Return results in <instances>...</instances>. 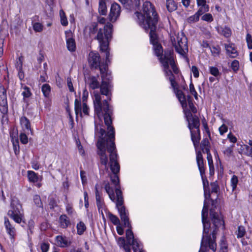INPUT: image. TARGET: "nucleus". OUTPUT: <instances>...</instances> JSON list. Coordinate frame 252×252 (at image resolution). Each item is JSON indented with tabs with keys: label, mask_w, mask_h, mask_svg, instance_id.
<instances>
[{
	"label": "nucleus",
	"mask_w": 252,
	"mask_h": 252,
	"mask_svg": "<svg viewBox=\"0 0 252 252\" xmlns=\"http://www.w3.org/2000/svg\"><path fill=\"white\" fill-rule=\"evenodd\" d=\"M191 138L195 148H196L199 143L200 140V135H196V132L193 130H191Z\"/></svg>",
	"instance_id": "nucleus-33"
},
{
	"label": "nucleus",
	"mask_w": 252,
	"mask_h": 252,
	"mask_svg": "<svg viewBox=\"0 0 252 252\" xmlns=\"http://www.w3.org/2000/svg\"><path fill=\"white\" fill-rule=\"evenodd\" d=\"M33 201L37 207L43 208V204L39 195H35L33 196Z\"/></svg>",
	"instance_id": "nucleus-47"
},
{
	"label": "nucleus",
	"mask_w": 252,
	"mask_h": 252,
	"mask_svg": "<svg viewBox=\"0 0 252 252\" xmlns=\"http://www.w3.org/2000/svg\"><path fill=\"white\" fill-rule=\"evenodd\" d=\"M176 96L180 102L184 110H186L188 102L191 112L193 113L197 112V109L192 102V95H176Z\"/></svg>",
	"instance_id": "nucleus-11"
},
{
	"label": "nucleus",
	"mask_w": 252,
	"mask_h": 252,
	"mask_svg": "<svg viewBox=\"0 0 252 252\" xmlns=\"http://www.w3.org/2000/svg\"><path fill=\"white\" fill-rule=\"evenodd\" d=\"M234 147V145L233 144L230 147H227L225 150L223 151V154L226 155L228 157H230L233 153Z\"/></svg>",
	"instance_id": "nucleus-58"
},
{
	"label": "nucleus",
	"mask_w": 252,
	"mask_h": 252,
	"mask_svg": "<svg viewBox=\"0 0 252 252\" xmlns=\"http://www.w3.org/2000/svg\"><path fill=\"white\" fill-rule=\"evenodd\" d=\"M220 33L225 37L229 38L232 34V31L229 27L225 26L224 28H221V31Z\"/></svg>",
	"instance_id": "nucleus-37"
},
{
	"label": "nucleus",
	"mask_w": 252,
	"mask_h": 252,
	"mask_svg": "<svg viewBox=\"0 0 252 252\" xmlns=\"http://www.w3.org/2000/svg\"><path fill=\"white\" fill-rule=\"evenodd\" d=\"M191 71L193 73L194 78H198L199 77V69L196 66L192 65L191 67Z\"/></svg>",
	"instance_id": "nucleus-61"
},
{
	"label": "nucleus",
	"mask_w": 252,
	"mask_h": 252,
	"mask_svg": "<svg viewBox=\"0 0 252 252\" xmlns=\"http://www.w3.org/2000/svg\"><path fill=\"white\" fill-rule=\"evenodd\" d=\"M199 17L195 13L194 15H191L188 18L187 21L189 23H193L198 21Z\"/></svg>",
	"instance_id": "nucleus-53"
},
{
	"label": "nucleus",
	"mask_w": 252,
	"mask_h": 252,
	"mask_svg": "<svg viewBox=\"0 0 252 252\" xmlns=\"http://www.w3.org/2000/svg\"><path fill=\"white\" fill-rule=\"evenodd\" d=\"M110 177L112 183L115 186L117 187L118 186H119L120 180L118 176V174H113L112 176H111Z\"/></svg>",
	"instance_id": "nucleus-49"
},
{
	"label": "nucleus",
	"mask_w": 252,
	"mask_h": 252,
	"mask_svg": "<svg viewBox=\"0 0 252 252\" xmlns=\"http://www.w3.org/2000/svg\"><path fill=\"white\" fill-rule=\"evenodd\" d=\"M143 12V14L138 11L135 12L137 22L145 32L149 31L150 42L151 44L158 43L157 30L159 17L154 5L150 1L144 2Z\"/></svg>",
	"instance_id": "nucleus-2"
},
{
	"label": "nucleus",
	"mask_w": 252,
	"mask_h": 252,
	"mask_svg": "<svg viewBox=\"0 0 252 252\" xmlns=\"http://www.w3.org/2000/svg\"><path fill=\"white\" fill-rule=\"evenodd\" d=\"M99 133L100 135L99 136V138L96 144H98L99 142H101L102 145H106V148H107V147L111 146L112 143L115 144V136L112 139L110 138V135H111V132H110V131L108 130V133L105 136H103L105 134L106 131L103 128H100Z\"/></svg>",
	"instance_id": "nucleus-13"
},
{
	"label": "nucleus",
	"mask_w": 252,
	"mask_h": 252,
	"mask_svg": "<svg viewBox=\"0 0 252 252\" xmlns=\"http://www.w3.org/2000/svg\"><path fill=\"white\" fill-rule=\"evenodd\" d=\"M41 91L43 94H49L51 92V87L48 84H44L41 87Z\"/></svg>",
	"instance_id": "nucleus-45"
},
{
	"label": "nucleus",
	"mask_w": 252,
	"mask_h": 252,
	"mask_svg": "<svg viewBox=\"0 0 252 252\" xmlns=\"http://www.w3.org/2000/svg\"><path fill=\"white\" fill-rule=\"evenodd\" d=\"M20 124L22 127L27 130L30 131L32 134V130L31 129V123L29 120L26 117L23 116L20 118Z\"/></svg>",
	"instance_id": "nucleus-22"
},
{
	"label": "nucleus",
	"mask_w": 252,
	"mask_h": 252,
	"mask_svg": "<svg viewBox=\"0 0 252 252\" xmlns=\"http://www.w3.org/2000/svg\"><path fill=\"white\" fill-rule=\"evenodd\" d=\"M75 111L76 114L78 113H81V102L80 98H76L75 100Z\"/></svg>",
	"instance_id": "nucleus-42"
},
{
	"label": "nucleus",
	"mask_w": 252,
	"mask_h": 252,
	"mask_svg": "<svg viewBox=\"0 0 252 252\" xmlns=\"http://www.w3.org/2000/svg\"><path fill=\"white\" fill-rule=\"evenodd\" d=\"M210 50L212 55L214 57L219 56L221 52V48L219 45L212 46Z\"/></svg>",
	"instance_id": "nucleus-40"
},
{
	"label": "nucleus",
	"mask_w": 252,
	"mask_h": 252,
	"mask_svg": "<svg viewBox=\"0 0 252 252\" xmlns=\"http://www.w3.org/2000/svg\"><path fill=\"white\" fill-rule=\"evenodd\" d=\"M211 192L212 193H217L218 191L220 190V187L217 183V182H214L211 183Z\"/></svg>",
	"instance_id": "nucleus-50"
},
{
	"label": "nucleus",
	"mask_w": 252,
	"mask_h": 252,
	"mask_svg": "<svg viewBox=\"0 0 252 252\" xmlns=\"http://www.w3.org/2000/svg\"><path fill=\"white\" fill-rule=\"evenodd\" d=\"M238 182V177L236 175H233L231 179V186L233 191L236 189Z\"/></svg>",
	"instance_id": "nucleus-51"
},
{
	"label": "nucleus",
	"mask_w": 252,
	"mask_h": 252,
	"mask_svg": "<svg viewBox=\"0 0 252 252\" xmlns=\"http://www.w3.org/2000/svg\"><path fill=\"white\" fill-rule=\"evenodd\" d=\"M60 226L63 228H67L71 224L70 221L66 215H62L59 218Z\"/></svg>",
	"instance_id": "nucleus-27"
},
{
	"label": "nucleus",
	"mask_w": 252,
	"mask_h": 252,
	"mask_svg": "<svg viewBox=\"0 0 252 252\" xmlns=\"http://www.w3.org/2000/svg\"><path fill=\"white\" fill-rule=\"evenodd\" d=\"M128 229L126 231V237L127 243L129 245L132 246V249L134 252H137L139 250V243L136 239L134 237V234L131 230V227H128Z\"/></svg>",
	"instance_id": "nucleus-15"
},
{
	"label": "nucleus",
	"mask_w": 252,
	"mask_h": 252,
	"mask_svg": "<svg viewBox=\"0 0 252 252\" xmlns=\"http://www.w3.org/2000/svg\"><path fill=\"white\" fill-rule=\"evenodd\" d=\"M58 245L62 248L67 247L70 245V242H68L65 237L58 235L56 237Z\"/></svg>",
	"instance_id": "nucleus-25"
},
{
	"label": "nucleus",
	"mask_w": 252,
	"mask_h": 252,
	"mask_svg": "<svg viewBox=\"0 0 252 252\" xmlns=\"http://www.w3.org/2000/svg\"><path fill=\"white\" fill-rule=\"evenodd\" d=\"M123 6L127 10H131L134 5L132 0H119Z\"/></svg>",
	"instance_id": "nucleus-34"
},
{
	"label": "nucleus",
	"mask_w": 252,
	"mask_h": 252,
	"mask_svg": "<svg viewBox=\"0 0 252 252\" xmlns=\"http://www.w3.org/2000/svg\"><path fill=\"white\" fill-rule=\"evenodd\" d=\"M231 68L233 71L236 72L239 69V62L238 60H233L231 63Z\"/></svg>",
	"instance_id": "nucleus-48"
},
{
	"label": "nucleus",
	"mask_w": 252,
	"mask_h": 252,
	"mask_svg": "<svg viewBox=\"0 0 252 252\" xmlns=\"http://www.w3.org/2000/svg\"><path fill=\"white\" fill-rule=\"evenodd\" d=\"M166 6L169 12L174 11L177 9V4L174 0H166Z\"/></svg>",
	"instance_id": "nucleus-29"
},
{
	"label": "nucleus",
	"mask_w": 252,
	"mask_h": 252,
	"mask_svg": "<svg viewBox=\"0 0 252 252\" xmlns=\"http://www.w3.org/2000/svg\"><path fill=\"white\" fill-rule=\"evenodd\" d=\"M226 54L231 58H236L239 54L237 51L235 45L233 43H229L228 44H224Z\"/></svg>",
	"instance_id": "nucleus-18"
},
{
	"label": "nucleus",
	"mask_w": 252,
	"mask_h": 252,
	"mask_svg": "<svg viewBox=\"0 0 252 252\" xmlns=\"http://www.w3.org/2000/svg\"><path fill=\"white\" fill-rule=\"evenodd\" d=\"M112 31L113 25L110 23H107L103 29L100 28L98 30L96 36L94 38L98 41L100 52L105 54V63H102V66L99 69L101 79L110 83H112L113 79L111 72L108 69V64L111 62L109 59V43L112 37Z\"/></svg>",
	"instance_id": "nucleus-3"
},
{
	"label": "nucleus",
	"mask_w": 252,
	"mask_h": 252,
	"mask_svg": "<svg viewBox=\"0 0 252 252\" xmlns=\"http://www.w3.org/2000/svg\"><path fill=\"white\" fill-rule=\"evenodd\" d=\"M237 232V237L242 238L245 235L246 233L245 227L243 226H239L238 228Z\"/></svg>",
	"instance_id": "nucleus-57"
},
{
	"label": "nucleus",
	"mask_w": 252,
	"mask_h": 252,
	"mask_svg": "<svg viewBox=\"0 0 252 252\" xmlns=\"http://www.w3.org/2000/svg\"><path fill=\"white\" fill-rule=\"evenodd\" d=\"M21 142L23 144H26L28 142V138L25 133H21L19 135Z\"/></svg>",
	"instance_id": "nucleus-59"
},
{
	"label": "nucleus",
	"mask_w": 252,
	"mask_h": 252,
	"mask_svg": "<svg viewBox=\"0 0 252 252\" xmlns=\"http://www.w3.org/2000/svg\"><path fill=\"white\" fill-rule=\"evenodd\" d=\"M6 77H8V71L7 67L4 65L3 62H0V78L1 82L2 81H6Z\"/></svg>",
	"instance_id": "nucleus-23"
},
{
	"label": "nucleus",
	"mask_w": 252,
	"mask_h": 252,
	"mask_svg": "<svg viewBox=\"0 0 252 252\" xmlns=\"http://www.w3.org/2000/svg\"><path fill=\"white\" fill-rule=\"evenodd\" d=\"M99 82L95 76H93L90 78L89 87L92 90L98 89L100 86Z\"/></svg>",
	"instance_id": "nucleus-28"
},
{
	"label": "nucleus",
	"mask_w": 252,
	"mask_h": 252,
	"mask_svg": "<svg viewBox=\"0 0 252 252\" xmlns=\"http://www.w3.org/2000/svg\"><path fill=\"white\" fill-rule=\"evenodd\" d=\"M96 147L98 149L97 154L99 157L100 163L101 164L105 166V168L108 170V157L106 154L107 148L106 145H102L101 142H99L98 144H96Z\"/></svg>",
	"instance_id": "nucleus-12"
},
{
	"label": "nucleus",
	"mask_w": 252,
	"mask_h": 252,
	"mask_svg": "<svg viewBox=\"0 0 252 252\" xmlns=\"http://www.w3.org/2000/svg\"><path fill=\"white\" fill-rule=\"evenodd\" d=\"M163 67V71L170 83L171 88L175 94H185L183 91H188V86L185 82L179 84L175 80L174 74H178L180 70L177 66L176 57L172 49H167L158 59Z\"/></svg>",
	"instance_id": "nucleus-1"
},
{
	"label": "nucleus",
	"mask_w": 252,
	"mask_h": 252,
	"mask_svg": "<svg viewBox=\"0 0 252 252\" xmlns=\"http://www.w3.org/2000/svg\"><path fill=\"white\" fill-rule=\"evenodd\" d=\"M13 150L15 155H17L20 152V147L19 145V141L18 139H16L15 141H13Z\"/></svg>",
	"instance_id": "nucleus-56"
},
{
	"label": "nucleus",
	"mask_w": 252,
	"mask_h": 252,
	"mask_svg": "<svg viewBox=\"0 0 252 252\" xmlns=\"http://www.w3.org/2000/svg\"><path fill=\"white\" fill-rule=\"evenodd\" d=\"M113 87L112 83H110L105 80H102L99 88L100 94H111Z\"/></svg>",
	"instance_id": "nucleus-16"
},
{
	"label": "nucleus",
	"mask_w": 252,
	"mask_h": 252,
	"mask_svg": "<svg viewBox=\"0 0 252 252\" xmlns=\"http://www.w3.org/2000/svg\"><path fill=\"white\" fill-rule=\"evenodd\" d=\"M28 177L30 182L35 183L38 180L37 175L32 171H28Z\"/></svg>",
	"instance_id": "nucleus-36"
},
{
	"label": "nucleus",
	"mask_w": 252,
	"mask_h": 252,
	"mask_svg": "<svg viewBox=\"0 0 252 252\" xmlns=\"http://www.w3.org/2000/svg\"><path fill=\"white\" fill-rule=\"evenodd\" d=\"M94 188L96 206L99 211H100V209L102 208V206L104 204L103 200L101 197L102 193L98 190V185L97 184L95 185Z\"/></svg>",
	"instance_id": "nucleus-20"
},
{
	"label": "nucleus",
	"mask_w": 252,
	"mask_h": 252,
	"mask_svg": "<svg viewBox=\"0 0 252 252\" xmlns=\"http://www.w3.org/2000/svg\"><path fill=\"white\" fill-rule=\"evenodd\" d=\"M184 114L188 122V127L190 131L194 128L199 127L200 121L197 116L193 115L189 110H184Z\"/></svg>",
	"instance_id": "nucleus-10"
},
{
	"label": "nucleus",
	"mask_w": 252,
	"mask_h": 252,
	"mask_svg": "<svg viewBox=\"0 0 252 252\" xmlns=\"http://www.w3.org/2000/svg\"><path fill=\"white\" fill-rule=\"evenodd\" d=\"M121 12L120 5L114 2L111 4L110 13L109 14V19L111 22H115L120 16Z\"/></svg>",
	"instance_id": "nucleus-14"
},
{
	"label": "nucleus",
	"mask_w": 252,
	"mask_h": 252,
	"mask_svg": "<svg viewBox=\"0 0 252 252\" xmlns=\"http://www.w3.org/2000/svg\"><path fill=\"white\" fill-rule=\"evenodd\" d=\"M8 110L0 111L1 113L2 114L1 122L2 124H4V123L8 124V123L9 118L8 116Z\"/></svg>",
	"instance_id": "nucleus-44"
},
{
	"label": "nucleus",
	"mask_w": 252,
	"mask_h": 252,
	"mask_svg": "<svg viewBox=\"0 0 252 252\" xmlns=\"http://www.w3.org/2000/svg\"><path fill=\"white\" fill-rule=\"evenodd\" d=\"M88 60L91 69L98 68L100 69V68L102 66V63H105V62H101L99 53L95 51H91L89 53Z\"/></svg>",
	"instance_id": "nucleus-9"
},
{
	"label": "nucleus",
	"mask_w": 252,
	"mask_h": 252,
	"mask_svg": "<svg viewBox=\"0 0 252 252\" xmlns=\"http://www.w3.org/2000/svg\"><path fill=\"white\" fill-rule=\"evenodd\" d=\"M213 225L216 228H219L221 225L222 220L219 218H216L212 220Z\"/></svg>",
	"instance_id": "nucleus-64"
},
{
	"label": "nucleus",
	"mask_w": 252,
	"mask_h": 252,
	"mask_svg": "<svg viewBox=\"0 0 252 252\" xmlns=\"http://www.w3.org/2000/svg\"><path fill=\"white\" fill-rule=\"evenodd\" d=\"M98 12L102 15H106L107 14V8L106 3H99Z\"/></svg>",
	"instance_id": "nucleus-41"
},
{
	"label": "nucleus",
	"mask_w": 252,
	"mask_h": 252,
	"mask_svg": "<svg viewBox=\"0 0 252 252\" xmlns=\"http://www.w3.org/2000/svg\"><path fill=\"white\" fill-rule=\"evenodd\" d=\"M118 210L119 212L121 220L124 222L125 226L131 227V224L130 223L125 207L121 206L120 208H118Z\"/></svg>",
	"instance_id": "nucleus-19"
},
{
	"label": "nucleus",
	"mask_w": 252,
	"mask_h": 252,
	"mask_svg": "<svg viewBox=\"0 0 252 252\" xmlns=\"http://www.w3.org/2000/svg\"><path fill=\"white\" fill-rule=\"evenodd\" d=\"M4 226L6 230L7 233L9 235L10 238L12 243H13L14 237L16 234V230L15 227L11 224L8 219L5 217Z\"/></svg>",
	"instance_id": "nucleus-17"
},
{
	"label": "nucleus",
	"mask_w": 252,
	"mask_h": 252,
	"mask_svg": "<svg viewBox=\"0 0 252 252\" xmlns=\"http://www.w3.org/2000/svg\"><path fill=\"white\" fill-rule=\"evenodd\" d=\"M107 151L109 153V166L113 174H119L120 165L118 161V154H117L115 144L112 143L111 146L107 147Z\"/></svg>",
	"instance_id": "nucleus-6"
},
{
	"label": "nucleus",
	"mask_w": 252,
	"mask_h": 252,
	"mask_svg": "<svg viewBox=\"0 0 252 252\" xmlns=\"http://www.w3.org/2000/svg\"><path fill=\"white\" fill-rule=\"evenodd\" d=\"M202 221L203 225V235H208L210 228V222L208 220V218L202 219Z\"/></svg>",
	"instance_id": "nucleus-31"
},
{
	"label": "nucleus",
	"mask_w": 252,
	"mask_h": 252,
	"mask_svg": "<svg viewBox=\"0 0 252 252\" xmlns=\"http://www.w3.org/2000/svg\"><path fill=\"white\" fill-rule=\"evenodd\" d=\"M209 10L208 5H207L206 8L205 7L201 6L200 7L197 12L195 13L199 17L201 15H203V14L205 12L208 11Z\"/></svg>",
	"instance_id": "nucleus-62"
},
{
	"label": "nucleus",
	"mask_w": 252,
	"mask_h": 252,
	"mask_svg": "<svg viewBox=\"0 0 252 252\" xmlns=\"http://www.w3.org/2000/svg\"><path fill=\"white\" fill-rule=\"evenodd\" d=\"M201 179L202 180L203 189H204V197L207 198V189H209V182L206 177L205 174H200Z\"/></svg>",
	"instance_id": "nucleus-32"
},
{
	"label": "nucleus",
	"mask_w": 252,
	"mask_h": 252,
	"mask_svg": "<svg viewBox=\"0 0 252 252\" xmlns=\"http://www.w3.org/2000/svg\"><path fill=\"white\" fill-rule=\"evenodd\" d=\"M216 235H203L201 247L199 252H207L209 249L212 250L215 252L217 249V244L216 243Z\"/></svg>",
	"instance_id": "nucleus-8"
},
{
	"label": "nucleus",
	"mask_w": 252,
	"mask_h": 252,
	"mask_svg": "<svg viewBox=\"0 0 252 252\" xmlns=\"http://www.w3.org/2000/svg\"><path fill=\"white\" fill-rule=\"evenodd\" d=\"M94 96L95 99L94 101V111L97 115L102 112L105 125L107 126V130L111 132L110 136V138L112 139L114 138L115 134L114 128L112 126V110L110 108L108 101L106 100H104L103 103H101V95Z\"/></svg>",
	"instance_id": "nucleus-4"
},
{
	"label": "nucleus",
	"mask_w": 252,
	"mask_h": 252,
	"mask_svg": "<svg viewBox=\"0 0 252 252\" xmlns=\"http://www.w3.org/2000/svg\"><path fill=\"white\" fill-rule=\"evenodd\" d=\"M208 205L206 201H204L203 209L202 211V219L208 218Z\"/></svg>",
	"instance_id": "nucleus-46"
},
{
	"label": "nucleus",
	"mask_w": 252,
	"mask_h": 252,
	"mask_svg": "<svg viewBox=\"0 0 252 252\" xmlns=\"http://www.w3.org/2000/svg\"><path fill=\"white\" fill-rule=\"evenodd\" d=\"M196 161L200 174L205 173V168L204 165V159L200 151L196 153Z\"/></svg>",
	"instance_id": "nucleus-21"
},
{
	"label": "nucleus",
	"mask_w": 252,
	"mask_h": 252,
	"mask_svg": "<svg viewBox=\"0 0 252 252\" xmlns=\"http://www.w3.org/2000/svg\"><path fill=\"white\" fill-rule=\"evenodd\" d=\"M109 218L110 220L111 221L114 225H119L120 224V221L119 218L115 215L113 214L109 213L108 214Z\"/></svg>",
	"instance_id": "nucleus-43"
},
{
	"label": "nucleus",
	"mask_w": 252,
	"mask_h": 252,
	"mask_svg": "<svg viewBox=\"0 0 252 252\" xmlns=\"http://www.w3.org/2000/svg\"><path fill=\"white\" fill-rule=\"evenodd\" d=\"M60 15L61 17V23L63 26L68 25V21L65 13L63 9L60 10Z\"/></svg>",
	"instance_id": "nucleus-38"
},
{
	"label": "nucleus",
	"mask_w": 252,
	"mask_h": 252,
	"mask_svg": "<svg viewBox=\"0 0 252 252\" xmlns=\"http://www.w3.org/2000/svg\"><path fill=\"white\" fill-rule=\"evenodd\" d=\"M66 47L68 51L70 52H74L76 49V43L75 39L72 37H69L66 39Z\"/></svg>",
	"instance_id": "nucleus-26"
},
{
	"label": "nucleus",
	"mask_w": 252,
	"mask_h": 252,
	"mask_svg": "<svg viewBox=\"0 0 252 252\" xmlns=\"http://www.w3.org/2000/svg\"><path fill=\"white\" fill-rule=\"evenodd\" d=\"M153 49L154 50V54L158 58V59L164 54L163 49L160 43H157L153 44Z\"/></svg>",
	"instance_id": "nucleus-24"
},
{
	"label": "nucleus",
	"mask_w": 252,
	"mask_h": 252,
	"mask_svg": "<svg viewBox=\"0 0 252 252\" xmlns=\"http://www.w3.org/2000/svg\"><path fill=\"white\" fill-rule=\"evenodd\" d=\"M89 33L90 35L95 34L98 31V23L97 22H92L89 26Z\"/></svg>",
	"instance_id": "nucleus-35"
},
{
	"label": "nucleus",
	"mask_w": 252,
	"mask_h": 252,
	"mask_svg": "<svg viewBox=\"0 0 252 252\" xmlns=\"http://www.w3.org/2000/svg\"><path fill=\"white\" fill-rule=\"evenodd\" d=\"M8 110L6 95H0V111Z\"/></svg>",
	"instance_id": "nucleus-30"
},
{
	"label": "nucleus",
	"mask_w": 252,
	"mask_h": 252,
	"mask_svg": "<svg viewBox=\"0 0 252 252\" xmlns=\"http://www.w3.org/2000/svg\"><path fill=\"white\" fill-rule=\"evenodd\" d=\"M171 40L176 52L189 61L187 55L189 50L187 37L183 33L180 34L178 33L175 37H171Z\"/></svg>",
	"instance_id": "nucleus-5"
},
{
	"label": "nucleus",
	"mask_w": 252,
	"mask_h": 252,
	"mask_svg": "<svg viewBox=\"0 0 252 252\" xmlns=\"http://www.w3.org/2000/svg\"><path fill=\"white\" fill-rule=\"evenodd\" d=\"M49 244L48 243L43 242L40 245V249L42 252H47L49 249Z\"/></svg>",
	"instance_id": "nucleus-63"
},
{
	"label": "nucleus",
	"mask_w": 252,
	"mask_h": 252,
	"mask_svg": "<svg viewBox=\"0 0 252 252\" xmlns=\"http://www.w3.org/2000/svg\"><path fill=\"white\" fill-rule=\"evenodd\" d=\"M201 20L207 22H211L214 20V19L211 14L206 13L202 16Z\"/></svg>",
	"instance_id": "nucleus-52"
},
{
	"label": "nucleus",
	"mask_w": 252,
	"mask_h": 252,
	"mask_svg": "<svg viewBox=\"0 0 252 252\" xmlns=\"http://www.w3.org/2000/svg\"><path fill=\"white\" fill-rule=\"evenodd\" d=\"M76 227L77 230V234L80 235H82L86 229V225L82 221H80L78 223H77Z\"/></svg>",
	"instance_id": "nucleus-39"
},
{
	"label": "nucleus",
	"mask_w": 252,
	"mask_h": 252,
	"mask_svg": "<svg viewBox=\"0 0 252 252\" xmlns=\"http://www.w3.org/2000/svg\"><path fill=\"white\" fill-rule=\"evenodd\" d=\"M246 42L248 48L249 49H252V36L250 33L246 35Z\"/></svg>",
	"instance_id": "nucleus-60"
},
{
	"label": "nucleus",
	"mask_w": 252,
	"mask_h": 252,
	"mask_svg": "<svg viewBox=\"0 0 252 252\" xmlns=\"http://www.w3.org/2000/svg\"><path fill=\"white\" fill-rule=\"evenodd\" d=\"M210 73L215 77H217L220 75V72L218 68L215 66L209 67Z\"/></svg>",
	"instance_id": "nucleus-54"
},
{
	"label": "nucleus",
	"mask_w": 252,
	"mask_h": 252,
	"mask_svg": "<svg viewBox=\"0 0 252 252\" xmlns=\"http://www.w3.org/2000/svg\"><path fill=\"white\" fill-rule=\"evenodd\" d=\"M10 206L11 209L7 212V215L16 223H20L22 220L21 210L22 205L17 199H13L11 200Z\"/></svg>",
	"instance_id": "nucleus-7"
},
{
	"label": "nucleus",
	"mask_w": 252,
	"mask_h": 252,
	"mask_svg": "<svg viewBox=\"0 0 252 252\" xmlns=\"http://www.w3.org/2000/svg\"><path fill=\"white\" fill-rule=\"evenodd\" d=\"M43 25L39 23L35 22L33 24V29L36 32H40L43 30Z\"/></svg>",
	"instance_id": "nucleus-55"
}]
</instances>
